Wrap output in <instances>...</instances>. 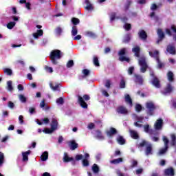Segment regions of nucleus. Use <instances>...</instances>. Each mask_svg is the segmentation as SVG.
<instances>
[{"label": "nucleus", "mask_w": 176, "mask_h": 176, "mask_svg": "<svg viewBox=\"0 0 176 176\" xmlns=\"http://www.w3.org/2000/svg\"><path fill=\"white\" fill-rule=\"evenodd\" d=\"M148 54L151 56V57H153V58H155L157 62V67L158 68H162V67H164V64L162 63L160 60H159V51L155 50V48H153L152 47H148Z\"/></svg>", "instance_id": "obj_1"}, {"label": "nucleus", "mask_w": 176, "mask_h": 176, "mask_svg": "<svg viewBox=\"0 0 176 176\" xmlns=\"http://www.w3.org/2000/svg\"><path fill=\"white\" fill-rule=\"evenodd\" d=\"M61 58V51L58 50H54L51 52L50 59L53 64H57L56 60H60Z\"/></svg>", "instance_id": "obj_2"}, {"label": "nucleus", "mask_w": 176, "mask_h": 176, "mask_svg": "<svg viewBox=\"0 0 176 176\" xmlns=\"http://www.w3.org/2000/svg\"><path fill=\"white\" fill-rule=\"evenodd\" d=\"M162 140L164 143L165 147L159 150L157 153L158 156H162V155H164V153L167 152V149H168V139L166 136H163Z\"/></svg>", "instance_id": "obj_3"}, {"label": "nucleus", "mask_w": 176, "mask_h": 176, "mask_svg": "<svg viewBox=\"0 0 176 176\" xmlns=\"http://www.w3.org/2000/svg\"><path fill=\"white\" fill-rule=\"evenodd\" d=\"M57 126H58L57 120H52V122L51 124V129L46 128L43 131L45 134H52L53 131H54L55 130H57Z\"/></svg>", "instance_id": "obj_4"}, {"label": "nucleus", "mask_w": 176, "mask_h": 176, "mask_svg": "<svg viewBox=\"0 0 176 176\" xmlns=\"http://www.w3.org/2000/svg\"><path fill=\"white\" fill-rule=\"evenodd\" d=\"M83 99L85 100V101H89V100H90V96L87 95H85L83 98L78 96V102L80 107H82V108H87V104Z\"/></svg>", "instance_id": "obj_5"}, {"label": "nucleus", "mask_w": 176, "mask_h": 176, "mask_svg": "<svg viewBox=\"0 0 176 176\" xmlns=\"http://www.w3.org/2000/svg\"><path fill=\"white\" fill-rule=\"evenodd\" d=\"M139 65L140 67V72H145L146 71V69L148 68V65H146V62L145 61L144 57H141L139 59Z\"/></svg>", "instance_id": "obj_6"}, {"label": "nucleus", "mask_w": 176, "mask_h": 176, "mask_svg": "<svg viewBox=\"0 0 176 176\" xmlns=\"http://www.w3.org/2000/svg\"><path fill=\"white\" fill-rule=\"evenodd\" d=\"M171 32L170 31V29H166V32L168 34V35H172L173 37L174 41L176 42V26L175 25H172L170 27Z\"/></svg>", "instance_id": "obj_7"}, {"label": "nucleus", "mask_w": 176, "mask_h": 176, "mask_svg": "<svg viewBox=\"0 0 176 176\" xmlns=\"http://www.w3.org/2000/svg\"><path fill=\"white\" fill-rule=\"evenodd\" d=\"M127 50L124 48L122 49L120 52H119V55L120 56L119 58L120 61H126V63H129L130 61V58L123 56L124 54H126Z\"/></svg>", "instance_id": "obj_8"}, {"label": "nucleus", "mask_w": 176, "mask_h": 176, "mask_svg": "<svg viewBox=\"0 0 176 176\" xmlns=\"http://www.w3.org/2000/svg\"><path fill=\"white\" fill-rule=\"evenodd\" d=\"M154 127L155 129V130H162V127H163V120L162 119H158L155 124H154Z\"/></svg>", "instance_id": "obj_9"}, {"label": "nucleus", "mask_w": 176, "mask_h": 176, "mask_svg": "<svg viewBox=\"0 0 176 176\" xmlns=\"http://www.w3.org/2000/svg\"><path fill=\"white\" fill-rule=\"evenodd\" d=\"M146 108H147L148 111H153V109H155V104L152 102H147L146 103Z\"/></svg>", "instance_id": "obj_10"}, {"label": "nucleus", "mask_w": 176, "mask_h": 176, "mask_svg": "<svg viewBox=\"0 0 176 176\" xmlns=\"http://www.w3.org/2000/svg\"><path fill=\"white\" fill-rule=\"evenodd\" d=\"M165 175L174 176V169L169 168L164 171Z\"/></svg>", "instance_id": "obj_11"}, {"label": "nucleus", "mask_w": 176, "mask_h": 176, "mask_svg": "<svg viewBox=\"0 0 176 176\" xmlns=\"http://www.w3.org/2000/svg\"><path fill=\"white\" fill-rule=\"evenodd\" d=\"M40 108H42V109H43L44 111H47V109H49V107L47 106V104H46L45 100H43L40 102Z\"/></svg>", "instance_id": "obj_12"}, {"label": "nucleus", "mask_w": 176, "mask_h": 176, "mask_svg": "<svg viewBox=\"0 0 176 176\" xmlns=\"http://www.w3.org/2000/svg\"><path fill=\"white\" fill-rule=\"evenodd\" d=\"M72 160H74V158L69 157L67 153H64L63 162H65V163H68V162H72Z\"/></svg>", "instance_id": "obj_13"}, {"label": "nucleus", "mask_w": 176, "mask_h": 176, "mask_svg": "<svg viewBox=\"0 0 176 176\" xmlns=\"http://www.w3.org/2000/svg\"><path fill=\"white\" fill-rule=\"evenodd\" d=\"M117 112L118 113L126 114L127 113V109H125L124 107L120 106L117 109Z\"/></svg>", "instance_id": "obj_14"}, {"label": "nucleus", "mask_w": 176, "mask_h": 176, "mask_svg": "<svg viewBox=\"0 0 176 176\" xmlns=\"http://www.w3.org/2000/svg\"><path fill=\"white\" fill-rule=\"evenodd\" d=\"M129 133L131 134V137L132 138H133V140H138V138H139L138 133H137V131H133V130H130Z\"/></svg>", "instance_id": "obj_15"}, {"label": "nucleus", "mask_w": 176, "mask_h": 176, "mask_svg": "<svg viewBox=\"0 0 176 176\" xmlns=\"http://www.w3.org/2000/svg\"><path fill=\"white\" fill-rule=\"evenodd\" d=\"M42 35H43V30H39L36 33L33 34V36L36 39H38V38H39V36H42Z\"/></svg>", "instance_id": "obj_16"}, {"label": "nucleus", "mask_w": 176, "mask_h": 176, "mask_svg": "<svg viewBox=\"0 0 176 176\" xmlns=\"http://www.w3.org/2000/svg\"><path fill=\"white\" fill-rule=\"evenodd\" d=\"M30 153H31V151H28L26 152L22 153L23 162L28 161V155H30Z\"/></svg>", "instance_id": "obj_17"}, {"label": "nucleus", "mask_w": 176, "mask_h": 176, "mask_svg": "<svg viewBox=\"0 0 176 176\" xmlns=\"http://www.w3.org/2000/svg\"><path fill=\"white\" fill-rule=\"evenodd\" d=\"M41 160H43V162H46V160H47V159H49V153H47V151H45L41 157Z\"/></svg>", "instance_id": "obj_18"}, {"label": "nucleus", "mask_w": 176, "mask_h": 176, "mask_svg": "<svg viewBox=\"0 0 176 176\" xmlns=\"http://www.w3.org/2000/svg\"><path fill=\"white\" fill-rule=\"evenodd\" d=\"M85 9L87 10H93V5L90 3V1H89V0H85Z\"/></svg>", "instance_id": "obj_19"}, {"label": "nucleus", "mask_w": 176, "mask_h": 176, "mask_svg": "<svg viewBox=\"0 0 176 176\" xmlns=\"http://www.w3.org/2000/svg\"><path fill=\"white\" fill-rule=\"evenodd\" d=\"M69 146L71 148V149H72V151L76 149V148H78V144H76V142H75V140H72L70 142V144Z\"/></svg>", "instance_id": "obj_20"}, {"label": "nucleus", "mask_w": 176, "mask_h": 176, "mask_svg": "<svg viewBox=\"0 0 176 176\" xmlns=\"http://www.w3.org/2000/svg\"><path fill=\"white\" fill-rule=\"evenodd\" d=\"M37 123L40 126H42V124H47V123H49V118H44L41 121H39L38 120H37Z\"/></svg>", "instance_id": "obj_21"}, {"label": "nucleus", "mask_w": 176, "mask_h": 176, "mask_svg": "<svg viewBox=\"0 0 176 176\" xmlns=\"http://www.w3.org/2000/svg\"><path fill=\"white\" fill-rule=\"evenodd\" d=\"M137 122H135L134 125L136 127H141V124L140 123H142V117H136Z\"/></svg>", "instance_id": "obj_22"}, {"label": "nucleus", "mask_w": 176, "mask_h": 176, "mask_svg": "<svg viewBox=\"0 0 176 176\" xmlns=\"http://www.w3.org/2000/svg\"><path fill=\"white\" fill-rule=\"evenodd\" d=\"M139 36L140 39H146V33L145 32V31L142 30L139 32Z\"/></svg>", "instance_id": "obj_23"}, {"label": "nucleus", "mask_w": 176, "mask_h": 176, "mask_svg": "<svg viewBox=\"0 0 176 176\" xmlns=\"http://www.w3.org/2000/svg\"><path fill=\"white\" fill-rule=\"evenodd\" d=\"M157 34L160 41H162V39H163V38H164V33H163V31L162 30V29H158L157 31Z\"/></svg>", "instance_id": "obj_24"}, {"label": "nucleus", "mask_w": 176, "mask_h": 176, "mask_svg": "<svg viewBox=\"0 0 176 176\" xmlns=\"http://www.w3.org/2000/svg\"><path fill=\"white\" fill-rule=\"evenodd\" d=\"M167 52L170 54H175V47L173 46H168L167 48Z\"/></svg>", "instance_id": "obj_25"}, {"label": "nucleus", "mask_w": 176, "mask_h": 176, "mask_svg": "<svg viewBox=\"0 0 176 176\" xmlns=\"http://www.w3.org/2000/svg\"><path fill=\"white\" fill-rule=\"evenodd\" d=\"M122 162H123V158H118L110 161V163H111L112 164H119V163H122Z\"/></svg>", "instance_id": "obj_26"}, {"label": "nucleus", "mask_w": 176, "mask_h": 176, "mask_svg": "<svg viewBox=\"0 0 176 176\" xmlns=\"http://www.w3.org/2000/svg\"><path fill=\"white\" fill-rule=\"evenodd\" d=\"M50 86L52 90L56 91L57 89H58V86H60V85L56 84V82H50Z\"/></svg>", "instance_id": "obj_27"}, {"label": "nucleus", "mask_w": 176, "mask_h": 176, "mask_svg": "<svg viewBox=\"0 0 176 176\" xmlns=\"http://www.w3.org/2000/svg\"><path fill=\"white\" fill-rule=\"evenodd\" d=\"M18 97L21 102H27V98L23 94H19Z\"/></svg>", "instance_id": "obj_28"}, {"label": "nucleus", "mask_w": 176, "mask_h": 176, "mask_svg": "<svg viewBox=\"0 0 176 176\" xmlns=\"http://www.w3.org/2000/svg\"><path fill=\"white\" fill-rule=\"evenodd\" d=\"M11 80L7 82V89L8 91H13V86Z\"/></svg>", "instance_id": "obj_29"}, {"label": "nucleus", "mask_w": 176, "mask_h": 176, "mask_svg": "<svg viewBox=\"0 0 176 176\" xmlns=\"http://www.w3.org/2000/svg\"><path fill=\"white\" fill-rule=\"evenodd\" d=\"M113 134H116V129L113 128H111L108 131H107V135L109 137H111V135H113Z\"/></svg>", "instance_id": "obj_30"}, {"label": "nucleus", "mask_w": 176, "mask_h": 176, "mask_svg": "<svg viewBox=\"0 0 176 176\" xmlns=\"http://www.w3.org/2000/svg\"><path fill=\"white\" fill-rule=\"evenodd\" d=\"M117 141L120 145H123L126 142V140H124V138H123L122 136H118Z\"/></svg>", "instance_id": "obj_31"}, {"label": "nucleus", "mask_w": 176, "mask_h": 176, "mask_svg": "<svg viewBox=\"0 0 176 176\" xmlns=\"http://www.w3.org/2000/svg\"><path fill=\"white\" fill-rule=\"evenodd\" d=\"M167 76L169 82H173V80H174V74H173V72H169L167 74Z\"/></svg>", "instance_id": "obj_32"}, {"label": "nucleus", "mask_w": 176, "mask_h": 176, "mask_svg": "<svg viewBox=\"0 0 176 176\" xmlns=\"http://www.w3.org/2000/svg\"><path fill=\"white\" fill-rule=\"evenodd\" d=\"M151 153H152V146L149 144L146 146V154L151 155Z\"/></svg>", "instance_id": "obj_33"}, {"label": "nucleus", "mask_w": 176, "mask_h": 176, "mask_svg": "<svg viewBox=\"0 0 176 176\" xmlns=\"http://www.w3.org/2000/svg\"><path fill=\"white\" fill-rule=\"evenodd\" d=\"M125 101L127 104H130L131 105H132V102H131V98H130L129 95H125Z\"/></svg>", "instance_id": "obj_34"}, {"label": "nucleus", "mask_w": 176, "mask_h": 176, "mask_svg": "<svg viewBox=\"0 0 176 176\" xmlns=\"http://www.w3.org/2000/svg\"><path fill=\"white\" fill-rule=\"evenodd\" d=\"M132 51L133 52V53H135V56H136V57H138V53H140V47H135L134 48H133Z\"/></svg>", "instance_id": "obj_35"}, {"label": "nucleus", "mask_w": 176, "mask_h": 176, "mask_svg": "<svg viewBox=\"0 0 176 176\" xmlns=\"http://www.w3.org/2000/svg\"><path fill=\"white\" fill-rule=\"evenodd\" d=\"M85 35L89 38H96V34L93 33L92 32H86Z\"/></svg>", "instance_id": "obj_36"}, {"label": "nucleus", "mask_w": 176, "mask_h": 176, "mask_svg": "<svg viewBox=\"0 0 176 176\" xmlns=\"http://www.w3.org/2000/svg\"><path fill=\"white\" fill-rule=\"evenodd\" d=\"M78 34V28H76V26H73L72 29V35H73V36H75V35Z\"/></svg>", "instance_id": "obj_37"}, {"label": "nucleus", "mask_w": 176, "mask_h": 176, "mask_svg": "<svg viewBox=\"0 0 176 176\" xmlns=\"http://www.w3.org/2000/svg\"><path fill=\"white\" fill-rule=\"evenodd\" d=\"M72 23H73V24L74 25H78V24H79V23H80V21H79V19H78V18H72Z\"/></svg>", "instance_id": "obj_38"}, {"label": "nucleus", "mask_w": 176, "mask_h": 176, "mask_svg": "<svg viewBox=\"0 0 176 176\" xmlns=\"http://www.w3.org/2000/svg\"><path fill=\"white\" fill-rule=\"evenodd\" d=\"M92 170H93V172L95 173H98V171H100L98 166H97V164H94L93 165Z\"/></svg>", "instance_id": "obj_39"}, {"label": "nucleus", "mask_w": 176, "mask_h": 176, "mask_svg": "<svg viewBox=\"0 0 176 176\" xmlns=\"http://www.w3.org/2000/svg\"><path fill=\"white\" fill-rule=\"evenodd\" d=\"M94 64L96 67H100V62L98 61V58L96 56L94 57Z\"/></svg>", "instance_id": "obj_40"}, {"label": "nucleus", "mask_w": 176, "mask_h": 176, "mask_svg": "<svg viewBox=\"0 0 176 176\" xmlns=\"http://www.w3.org/2000/svg\"><path fill=\"white\" fill-rule=\"evenodd\" d=\"M173 88L170 85H168L165 89V93H171V91H173Z\"/></svg>", "instance_id": "obj_41"}, {"label": "nucleus", "mask_w": 176, "mask_h": 176, "mask_svg": "<svg viewBox=\"0 0 176 176\" xmlns=\"http://www.w3.org/2000/svg\"><path fill=\"white\" fill-rule=\"evenodd\" d=\"M153 85H154L155 87H160V84L159 83V80H157V78L153 80Z\"/></svg>", "instance_id": "obj_42"}, {"label": "nucleus", "mask_w": 176, "mask_h": 176, "mask_svg": "<svg viewBox=\"0 0 176 176\" xmlns=\"http://www.w3.org/2000/svg\"><path fill=\"white\" fill-rule=\"evenodd\" d=\"M14 25H16V22H10L7 25V28H8V30H12V28H13V27H14Z\"/></svg>", "instance_id": "obj_43"}, {"label": "nucleus", "mask_w": 176, "mask_h": 176, "mask_svg": "<svg viewBox=\"0 0 176 176\" xmlns=\"http://www.w3.org/2000/svg\"><path fill=\"white\" fill-rule=\"evenodd\" d=\"M55 32L56 34H57L58 35H60L61 32H63V28H61L60 27H57L55 29Z\"/></svg>", "instance_id": "obj_44"}, {"label": "nucleus", "mask_w": 176, "mask_h": 176, "mask_svg": "<svg viewBox=\"0 0 176 176\" xmlns=\"http://www.w3.org/2000/svg\"><path fill=\"white\" fill-rule=\"evenodd\" d=\"M173 145H176V137L174 134L170 135Z\"/></svg>", "instance_id": "obj_45"}, {"label": "nucleus", "mask_w": 176, "mask_h": 176, "mask_svg": "<svg viewBox=\"0 0 176 176\" xmlns=\"http://www.w3.org/2000/svg\"><path fill=\"white\" fill-rule=\"evenodd\" d=\"M3 160H5L3 154V153L0 152V167L2 166V164H3Z\"/></svg>", "instance_id": "obj_46"}, {"label": "nucleus", "mask_w": 176, "mask_h": 176, "mask_svg": "<svg viewBox=\"0 0 176 176\" xmlns=\"http://www.w3.org/2000/svg\"><path fill=\"white\" fill-rule=\"evenodd\" d=\"M4 73L7 75H12V69L9 68H6L3 69Z\"/></svg>", "instance_id": "obj_47"}, {"label": "nucleus", "mask_w": 176, "mask_h": 176, "mask_svg": "<svg viewBox=\"0 0 176 176\" xmlns=\"http://www.w3.org/2000/svg\"><path fill=\"white\" fill-rule=\"evenodd\" d=\"M120 89H124V87H126V82L124 81V80H122L120 81Z\"/></svg>", "instance_id": "obj_48"}, {"label": "nucleus", "mask_w": 176, "mask_h": 176, "mask_svg": "<svg viewBox=\"0 0 176 176\" xmlns=\"http://www.w3.org/2000/svg\"><path fill=\"white\" fill-rule=\"evenodd\" d=\"M56 104H58L59 105H61L64 104V100L63 98H59L56 100Z\"/></svg>", "instance_id": "obj_49"}, {"label": "nucleus", "mask_w": 176, "mask_h": 176, "mask_svg": "<svg viewBox=\"0 0 176 176\" xmlns=\"http://www.w3.org/2000/svg\"><path fill=\"white\" fill-rule=\"evenodd\" d=\"M136 82L141 85L142 83V78L140 76H136Z\"/></svg>", "instance_id": "obj_50"}, {"label": "nucleus", "mask_w": 176, "mask_h": 176, "mask_svg": "<svg viewBox=\"0 0 176 176\" xmlns=\"http://www.w3.org/2000/svg\"><path fill=\"white\" fill-rule=\"evenodd\" d=\"M74 66V60H69L67 63V68H71V67Z\"/></svg>", "instance_id": "obj_51"}, {"label": "nucleus", "mask_w": 176, "mask_h": 176, "mask_svg": "<svg viewBox=\"0 0 176 176\" xmlns=\"http://www.w3.org/2000/svg\"><path fill=\"white\" fill-rule=\"evenodd\" d=\"M124 28L126 30V31H129V30L131 28V25L129 23H126L124 25Z\"/></svg>", "instance_id": "obj_52"}, {"label": "nucleus", "mask_w": 176, "mask_h": 176, "mask_svg": "<svg viewBox=\"0 0 176 176\" xmlns=\"http://www.w3.org/2000/svg\"><path fill=\"white\" fill-rule=\"evenodd\" d=\"M45 71H47V72H50L52 74V72H53V68L45 66Z\"/></svg>", "instance_id": "obj_53"}, {"label": "nucleus", "mask_w": 176, "mask_h": 176, "mask_svg": "<svg viewBox=\"0 0 176 176\" xmlns=\"http://www.w3.org/2000/svg\"><path fill=\"white\" fill-rule=\"evenodd\" d=\"M82 165L85 166V167H87V166H89V161L87 160V159H84L82 160Z\"/></svg>", "instance_id": "obj_54"}, {"label": "nucleus", "mask_w": 176, "mask_h": 176, "mask_svg": "<svg viewBox=\"0 0 176 176\" xmlns=\"http://www.w3.org/2000/svg\"><path fill=\"white\" fill-rule=\"evenodd\" d=\"M96 135H97V137H98V138L99 139V140H102V138H104L103 137H102V135H101V132H100V131H96Z\"/></svg>", "instance_id": "obj_55"}, {"label": "nucleus", "mask_w": 176, "mask_h": 176, "mask_svg": "<svg viewBox=\"0 0 176 176\" xmlns=\"http://www.w3.org/2000/svg\"><path fill=\"white\" fill-rule=\"evenodd\" d=\"M8 107L13 109L14 108V103L11 101L8 102Z\"/></svg>", "instance_id": "obj_56"}, {"label": "nucleus", "mask_w": 176, "mask_h": 176, "mask_svg": "<svg viewBox=\"0 0 176 176\" xmlns=\"http://www.w3.org/2000/svg\"><path fill=\"white\" fill-rule=\"evenodd\" d=\"M135 109L138 112H140V111H141V109H142V107L140 104H136Z\"/></svg>", "instance_id": "obj_57"}, {"label": "nucleus", "mask_w": 176, "mask_h": 176, "mask_svg": "<svg viewBox=\"0 0 176 176\" xmlns=\"http://www.w3.org/2000/svg\"><path fill=\"white\" fill-rule=\"evenodd\" d=\"M134 71V67H131L128 69V74L129 75H131L133 74V72Z\"/></svg>", "instance_id": "obj_58"}, {"label": "nucleus", "mask_w": 176, "mask_h": 176, "mask_svg": "<svg viewBox=\"0 0 176 176\" xmlns=\"http://www.w3.org/2000/svg\"><path fill=\"white\" fill-rule=\"evenodd\" d=\"M82 74L85 76H87V75H89V74H90V72L88 69H84V70H82Z\"/></svg>", "instance_id": "obj_59"}, {"label": "nucleus", "mask_w": 176, "mask_h": 176, "mask_svg": "<svg viewBox=\"0 0 176 176\" xmlns=\"http://www.w3.org/2000/svg\"><path fill=\"white\" fill-rule=\"evenodd\" d=\"M105 86L109 89V87H111V81H109V80H106V83H105Z\"/></svg>", "instance_id": "obj_60"}, {"label": "nucleus", "mask_w": 176, "mask_h": 176, "mask_svg": "<svg viewBox=\"0 0 176 176\" xmlns=\"http://www.w3.org/2000/svg\"><path fill=\"white\" fill-rule=\"evenodd\" d=\"M144 131L146 132V133H149V125H145L144 126Z\"/></svg>", "instance_id": "obj_61"}, {"label": "nucleus", "mask_w": 176, "mask_h": 176, "mask_svg": "<svg viewBox=\"0 0 176 176\" xmlns=\"http://www.w3.org/2000/svg\"><path fill=\"white\" fill-rule=\"evenodd\" d=\"M83 156L82 155H76V160H82Z\"/></svg>", "instance_id": "obj_62"}, {"label": "nucleus", "mask_w": 176, "mask_h": 176, "mask_svg": "<svg viewBox=\"0 0 176 176\" xmlns=\"http://www.w3.org/2000/svg\"><path fill=\"white\" fill-rule=\"evenodd\" d=\"M88 129H89V130H91V129H94V124H93V123L89 124Z\"/></svg>", "instance_id": "obj_63"}, {"label": "nucleus", "mask_w": 176, "mask_h": 176, "mask_svg": "<svg viewBox=\"0 0 176 176\" xmlns=\"http://www.w3.org/2000/svg\"><path fill=\"white\" fill-rule=\"evenodd\" d=\"M29 112H30V113H34L35 112V108H34V107H30V108L29 109Z\"/></svg>", "instance_id": "obj_64"}]
</instances>
